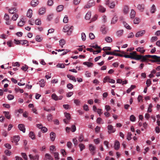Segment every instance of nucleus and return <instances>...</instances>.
I'll list each match as a JSON object with an SVG mask.
<instances>
[{"mask_svg":"<svg viewBox=\"0 0 160 160\" xmlns=\"http://www.w3.org/2000/svg\"><path fill=\"white\" fill-rule=\"evenodd\" d=\"M144 57L146 59L145 61L148 59V58H152L154 59L150 60L152 62H158V64H160V57H158L156 55H147L144 56Z\"/></svg>","mask_w":160,"mask_h":160,"instance_id":"f257e3e1","label":"nucleus"},{"mask_svg":"<svg viewBox=\"0 0 160 160\" xmlns=\"http://www.w3.org/2000/svg\"><path fill=\"white\" fill-rule=\"evenodd\" d=\"M72 26H70L68 24L65 25L63 27V31L64 32H68V35H70L73 30Z\"/></svg>","mask_w":160,"mask_h":160,"instance_id":"f03ea898","label":"nucleus"},{"mask_svg":"<svg viewBox=\"0 0 160 160\" xmlns=\"http://www.w3.org/2000/svg\"><path fill=\"white\" fill-rule=\"evenodd\" d=\"M95 5V2L94 0H89L87 4L84 6V8H88L94 6Z\"/></svg>","mask_w":160,"mask_h":160,"instance_id":"7ed1b4c3","label":"nucleus"},{"mask_svg":"<svg viewBox=\"0 0 160 160\" xmlns=\"http://www.w3.org/2000/svg\"><path fill=\"white\" fill-rule=\"evenodd\" d=\"M110 0H105V4L107 5H108L110 8H114L115 5V3L114 2H112L110 4Z\"/></svg>","mask_w":160,"mask_h":160,"instance_id":"20e7f679","label":"nucleus"},{"mask_svg":"<svg viewBox=\"0 0 160 160\" xmlns=\"http://www.w3.org/2000/svg\"><path fill=\"white\" fill-rule=\"evenodd\" d=\"M134 59L136 60H141V61L142 62H144L145 61L146 59L144 56L141 55H137V54L136 55L135 58Z\"/></svg>","mask_w":160,"mask_h":160,"instance_id":"39448f33","label":"nucleus"},{"mask_svg":"<svg viewBox=\"0 0 160 160\" xmlns=\"http://www.w3.org/2000/svg\"><path fill=\"white\" fill-rule=\"evenodd\" d=\"M106 82H108L110 83H114L115 82V81L114 80L111 79L109 77L107 76L104 78L103 82L104 83Z\"/></svg>","mask_w":160,"mask_h":160,"instance_id":"423d86ee","label":"nucleus"},{"mask_svg":"<svg viewBox=\"0 0 160 160\" xmlns=\"http://www.w3.org/2000/svg\"><path fill=\"white\" fill-rule=\"evenodd\" d=\"M108 128L109 130L108 132L109 133L114 132L116 131L115 129L111 125H109L108 126Z\"/></svg>","mask_w":160,"mask_h":160,"instance_id":"0eeeda50","label":"nucleus"},{"mask_svg":"<svg viewBox=\"0 0 160 160\" xmlns=\"http://www.w3.org/2000/svg\"><path fill=\"white\" fill-rule=\"evenodd\" d=\"M18 128L19 129L22 131L24 133L25 132V126L23 124H19L18 125Z\"/></svg>","mask_w":160,"mask_h":160,"instance_id":"6e6552de","label":"nucleus"},{"mask_svg":"<svg viewBox=\"0 0 160 160\" xmlns=\"http://www.w3.org/2000/svg\"><path fill=\"white\" fill-rule=\"evenodd\" d=\"M120 148V143L118 141L116 140L115 141L114 144V148L116 150L119 149Z\"/></svg>","mask_w":160,"mask_h":160,"instance_id":"1a4fd4ad","label":"nucleus"},{"mask_svg":"<svg viewBox=\"0 0 160 160\" xmlns=\"http://www.w3.org/2000/svg\"><path fill=\"white\" fill-rule=\"evenodd\" d=\"M137 8L141 12H143L144 8V5L143 4H139L137 6Z\"/></svg>","mask_w":160,"mask_h":160,"instance_id":"9d476101","label":"nucleus"},{"mask_svg":"<svg viewBox=\"0 0 160 160\" xmlns=\"http://www.w3.org/2000/svg\"><path fill=\"white\" fill-rule=\"evenodd\" d=\"M30 158L31 160H38L39 156L38 155H36L33 156L31 154H30L29 155Z\"/></svg>","mask_w":160,"mask_h":160,"instance_id":"9b49d317","label":"nucleus"},{"mask_svg":"<svg viewBox=\"0 0 160 160\" xmlns=\"http://www.w3.org/2000/svg\"><path fill=\"white\" fill-rule=\"evenodd\" d=\"M145 30H142L138 32L136 34L135 36L137 37H139L142 36L145 33Z\"/></svg>","mask_w":160,"mask_h":160,"instance_id":"f8f14e48","label":"nucleus"},{"mask_svg":"<svg viewBox=\"0 0 160 160\" xmlns=\"http://www.w3.org/2000/svg\"><path fill=\"white\" fill-rule=\"evenodd\" d=\"M39 2L38 0H32L31 2V5L33 7L37 6L39 3Z\"/></svg>","mask_w":160,"mask_h":160,"instance_id":"ddd939ff","label":"nucleus"},{"mask_svg":"<svg viewBox=\"0 0 160 160\" xmlns=\"http://www.w3.org/2000/svg\"><path fill=\"white\" fill-rule=\"evenodd\" d=\"M108 30V28L105 27L104 25H103L101 28V31L104 34L107 33V32Z\"/></svg>","mask_w":160,"mask_h":160,"instance_id":"4468645a","label":"nucleus"},{"mask_svg":"<svg viewBox=\"0 0 160 160\" xmlns=\"http://www.w3.org/2000/svg\"><path fill=\"white\" fill-rule=\"evenodd\" d=\"M56 134L55 133L53 132H51L50 133V138L51 140L52 141H53L56 138Z\"/></svg>","mask_w":160,"mask_h":160,"instance_id":"2eb2a0df","label":"nucleus"},{"mask_svg":"<svg viewBox=\"0 0 160 160\" xmlns=\"http://www.w3.org/2000/svg\"><path fill=\"white\" fill-rule=\"evenodd\" d=\"M129 8L128 6L127 5H125L123 9V12L125 14H127L129 11Z\"/></svg>","mask_w":160,"mask_h":160,"instance_id":"dca6fc26","label":"nucleus"},{"mask_svg":"<svg viewBox=\"0 0 160 160\" xmlns=\"http://www.w3.org/2000/svg\"><path fill=\"white\" fill-rule=\"evenodd\" d=\"M14 142L16 143V144H18V142L20 140V137L19 136H14L13 138Z\"/></svg>","mask_w":160,"mask_h":160,"instance_id":"f3484780","label":"nucleus"},{"mask_svg":"<svg viewBox=\"0 0 160 160\" xmlns=\"http://www.w3.org/2000/svg\"><path fill=\"white\" fill-rule=\"evenodd\" d=\"M123 30H118L116 32V35L118 37H120L123 34Z\"/></svg>","mask_w":160,"mask_h":160,"instance_id":"a211bd4d","label":"nucleus"},{"mask_svg":"<svg viewBox=\"0 0 160 160\" xmlns=\"http://www.w3.org/2000/svg\"><path fill=\"white\" fill-rule=\"evenodd\" d=\"M136 54L137 53L135 51L133 52H132L130 53L129 55V56L130 57V58L132 59H134Z\"/></svg>","mask_w":160,"mask_h":160,"instance_id":"6ab92c4d","label":"nucleus"},{"mask_svg":"<svg viewBox=\"0 0 160 160\" xmlns=\"http://www.w3.org/2000/svg\"><path fill=\"white\" fill-rule=\"evenodd\" d=\"M98 10L102 12H104L106 11V8L101 5L99 6Z\"/></svg>","mask_w":160,"mask_h":160,"instance_id":"aec40b11","label":"nucleus"},{"mask_svg":"<svg viewBox=\"0 0 160 160\" xmlns=\"http://www.w3.org/2000/svg\"><path fill=\"white\" fill-rule=\"evenodd\" d=\"M67 77L68 78H69L70 79L73 81L74 82H76V80L75 78L73 76L69 74H68L67 75Z\"/></svg>","mask_w":160,"mask_h":160,"instance_id":"412c9836","label":"nucleus"},{"mask_svg":"<svg viewBox=\"0 0 160 160\" xmlns=\"http://www.w3.org/2000/svg\"><path fill=\"white\" fill-rule=\"evenodd\" d=\"M46 12V9L44 8H40L39 10V14L40 15L43 14Z\"/></svg>","mask_w":160,"mask_h":160,"instance_id":"4be33fe9","label":"nucleus"},{"mask_svg":"<svg viewBox=\"0 0 160 160\" xmlns=\"http://www.w3.org/2000/svg\"><path fill=\"white\" fill-rule=\"evenodd\" d=\"M32 15V10L31 9H29L27 13V16L29 18H31Z\"/></svg>","mask_w":160,"mask_h":160,"instance_id":"5701e85b","label":"nucleus"},{"mask_svg":"<svg viewBox=\"0 0 160 160\" xmlns=\"http://www.w3.org/2000/svg\"><path fill=\"white\" fill-rule=\"evenodd\" d=\"M143 47H139L136 49V50L140 52L141 53H143L145 52V50H143Z\"/></svg>","mask_w":160,"mask_h":160,"instance_id":"b1692460","label":"nucleus"},{"mask_svg":"<svg viewBox=\"0 0 160 160\" xmlns=\"http://www.w3.org/2000/svg\"><path fill=\"white\" fill-rule=\"evenodd\" d=\"M136 14V12L135 11L133 10L132 9L131 10V11L130 13V17L131 18H133L135 17Z\"/></svg>","mask_w":160,"mask_h":160,"instance_id":"393cba45","label":"nucleus"},{"mask_svg":"<svg viewBox=\"0 0 160 160\" xmlns=\"http://www.w3.org/2000/svg\"><path fill=\"white\" fill-rule=\"evenodd\" d=\"M91 13L90 12H88L86 14L85 18L87 20L89 19L91 16Z\"/></svg>","mask_w":160,"mask_h":160,"instance_id":"a878e982","label":"nucleus"},{"mask_svg":"<svg viewBox=\"0 0 160 160\" xmlns=\"http://www.w3.org/2000/svg\"><path fill=\"white\" fill-rule=\"evenodd\" d=\"M3 113L5 115V117L7 118L8 119L10 118V115H9V112H8L4 111Z\"/></svg>","mask_w":160,"mask_h":160,"instance_id":"bb28decb","label":"nucleus"},{"mask_svg":"<svg viewBox=\"0 0 160 160\" xmlns=\"http://www.w3.org/2000/svg\"><path fill=\"white\" fill-rule=\"evenodd\" d=\"M123 23L124 26L126 28L129 30H130L131 29V27L126 22L123 21Z\"/></svg>","mask_w":160,"mask_h":160,"instance_id":"cd10ccee","label":"nucleus"},{"mask_svg":"<svg viewBox=\"0 0 160 160\" xmlns=\"http://www.w3.org/2000/svg\"><path fill=\"white\" fill-rule=\"evenodd\" d=\"M83 64L89 67H92L93 65V64L90 62H83Z\"/></svg>","mask_w":160,"mask_h":160,"instance_id":"c85d7f7f","label":"nucleus"},{"mask_svg":"<svg viewBox=\"0 0 160 160\" xmlns=\"http://www.w3.org/2000/svg\"><path fill=\"white\" fill-rule=\"evenodd\" d=\"M16 10L15 8H12L9 9V12L10 13L13 14L16 12Z\"/></svg>","mask_w":160,"mask_h":160,"instance_id":"c756f323","label":"nucleus"},{"mask_svg":"<svg viewBox=\"0 0 160 160\" xmlns=\"http://www.w3.org/2000/svg\"><path fill=\"white\" fill-rule=\"evenodd\" d=\"M63 9V6L60 5L57 7V10L58 12L61 11Z\"/></svg>","mask_w":160,"mask_h":160,"instance_id":"7c9ffc66","label":"nucleus"},{"mask_svg":"<svg viewBox=\"0 0 160 160\" xmlns=\"http://www.w3.org/2000/svg\"><path fill=\"white\" fill-rule=\"evenodd\" d=\"M45 81L43 79H42L40 81L39 84L41 87H43L45 85Z\"/></svg>","mask_w":160,"mask_h":160,"instance_id":"2f4dec72","label":"nucleus"},{"mask_svg":"<svg viewBox=\"0 0 160 160\" xmlns=\"http://www.w3.org/2000/svg\"><path fill=\"white\" fill-rule=\"evenodd\" d=\"M60 45L61 46L62 48H63V46L65 43V41L64 39H61L59 41Z\"/></svg>","mask_w":160,"mask_h":160,"instance_id":"473e14b6","label":"nucleus"},{"mask_svg":"<svg viewBox=\"0 0 160 160\" xmlns=\"http://www.w3.org/2000/svg\"><path fill=\"white\" fill-rule=\"evenodd\" d=\"M96 147L92 144H90L89 146V150L90 151L95 150Z\"/></svg>","mask_w":160,"mask_h":160,"instance_id":"72a5a7b5","label":"nucleus"},{"mask_svg":"<svg viewBox=\"0 0 160 160\" xmlns=\"http://www.w3.org/2000/svg\"><path fill=\"white\" fill-rule=\"evenodd\" d=\"M29 137L32 139H34L35 138V135L33 132H30L29 133Z\"/></svg>","mask_w":160,"mask_h":160,"instance_id":"f704fd0d","label":"nucleus"},{"mask_svg":"<svg viewBox=\"0 0 160 160\" xmlns=\"http://www.w3.org/2000/svg\"><path fill=\"white\" fill-rule=\"evenodd\" d=\"M22 20H23V19L22 18L21 20L18 23V26H19L20 27H22V26L25 24V22H24L23 21H22Z\"/></svg>","mask_w":160,"mask_h":160,"instance_id":"c9c22d12","label":"nucleus"},{"mask_svg":"<svg viewBox=\"0 0 160 160\" xmlns=\"http://www.w3.org/2000/svg\"><path fill=\"white\" fill-rule=\"evenodd\" d=\"M47 118L48 121L51 122L52 121V116L51 114H49L48 115Z\"/></svg>","mask_w":160,"mask_h":160,"instance_id":"e433bc0d","label":"nucleus"},{"mask_svg":"<svg viewBox=\"0 0 160 160\" xmlns=\"http://www.w3.org/2000/svg\"><path fill=\"white\" fill-rule=\"evenodd\" d=\"M74 102L75 104L77 106H79L81 103L80 101L77 99H74Z\"/></svg>","mask_w":160,"mask_h":160,"instance_id":"4c0bfd02","label":"nucleus"},{"mask_svg":"<svg viewBox=\"0 0 160 160\" xmlns=\"http://www.w3.org/2000/svg\"><path fill=\"white\" fill-rule=\"evenodd\" d=\"M64 115L67 120H70L71 117L69 113L65 112L64 113Z\"/></svg>","mask_w":160,"mask_h":160,"instance_id":"58836bf2","label":"nucleus"},{"mask_svg":"<svg viewBox=\"0 0 160 160\" xmlns=\"http://www.w3.org/2000/svg\"><path fill=\"white\" fill-rule=\"evenodd\" d=\"M118 19V18L117 17H114L112 19L111 22V23L112 24L115 23L117 22Z\"/></svg>","mask_w":160,"mask_h":160,"instance_id":"ea45409f","label":"nucleus"},{"mask_svg":"<svg viewBox=\"0 0 160 160\" xmlns=\"http://www.w3.org/2000/svg\"><path fill=\"white\" fill-rule=\"evenodd\" d=\"M52 98V99L55 101L58 100V97L55 94H53L51 96Z\"/></svg>","mask_w":160,"mask_h":160,"instance_id":"a19ab883","label":"nucleus"},{"mask_svg":"<svg viewBox=\"0 0 160 160\" xmlns=\"http://www.w3.org/2000/svg\"><path fill=\"white\" fill-rule=\"evenodd\" d=\"M156 10V8L155 7V6L154 4H153L152 5L151 7V12L152 13H153L155 12Z\"/></svg>","mask_w":160,"mask_h":160,"instance_id":"79ce46f5","label":"nucleus"},{"mask_svg":"<svg viewBox=\"0 0 160 160\" xmlns=\"http://www.w3.org/2000/svg\"><path fill=\"white\" fill-rule=\"evenodd\" d=\"M79 146L80 148V150L81 151H82L83 150L85 149V147L84 145L82 143H80L79 145Z\"/></svg>","mask_w":160,"mask_h":160,"instance_id":"37998d69","label":"nucleus"},{"mask_svg":"<svg viewBox=\"0 0 160 160\" xmlns=\"http://www.w3.org/2000/svg\"><path fill=\"white\" fill-rule=\"evenodd\" d=\"M15 90L16 91V92H19L21 93H23V90L22 89H20L19 88H15Z\"/></svg>","mask_w":160,"mask_h":160,"instance_id":"c03bdc74","label":"nucleus"},{"mask_svg":"<svg viewBox=\"0 0 160 160\" xmlns=\"http://www.w3.org/2000/svg\"><path fill=\"white\" fill-rule=\"evenodd\" d=\"M105 40L106 41L108 42H111L112 41V38L110 37H107L105 38Z\"/></svg>","mask_w":160,"mask_h":160,"instance_id":"a18cd8bd","label":"nucleus"},{"mask_svg":"<svg viewBox=\"0 0 160 160\" xmlns=\"http://www.w3.org/2000/svg\"><path fill=\"white\" fill-rule=\"evenodd\" d=\"M45 157L48 159L51 160H53V159L52 158V156L49 154L46 153L45 154Z\"/></svg>","mask_w":160,"mask_h":160,"instance_id":"49530a36","label":"nucleus"},{"mask_svg":"<svg viewBox=\"0 0 160 160\" xmlns=\"http://www.w3.org/2000/svg\"><path fill=\"white\" fill-rule=\"evenodd\" d=\"M54 156L55 160H58L59 159V153L58 152H54Z\"/></svg>","mask_w":160,"mask_h":160,"instance_id":"de8ad7c7","label":"nucleus"},{"mask_svg":"<svg viewBox=\"0 0 160 160\" xmlns=\"http://www.w3.org/2000/svg\"><path fill=\"white\" fill-rule=\"evenodd\" d=\"M68 18L67 16L65 15L63 19V22L64 23H66L68 22Z\"/></svg>","mask_w":160,"mask_h":160,"instance_id":"09e8293b","label":"nucleus"},{"mask_svg":"<svg viewBox=\"0 0 160 160\" xmlns=\"http://www.w3.org/2000/svg\"><path fill=\"white\" fill-rule=\"evenodd\" d=\"M81 37L82 41H85L86 39V36L85 33L84 32H82L81 34Z\"/></svg>","mask_w":160,"mask_h":160,"instance_id":"8fccbe9b","label":"nucleus"},{"mask_svg":"<svg viewBox=\"0 0 160 160\" xmlns=\"http://www.w3.org/2000/svg\"><path fill=\"white\" fill-rule=\"evenodd\" d=\"M56 67L58 68H65V65L62 63H59L56 65Z\"/></svg>","mask_w":160,"mask_h":160,"instance_id":"3c124183","label":"nucleus"},{"mask_svg":"<svg viewBox=\"0 0 160 160\" xmlns=\"http://www.w3.org/2000/svg\"><path fill=\"white\" fill-rule=\"evenodd\" d=\"M28 42L26 40H20V44L25 45V44L28 43Z\"/></svg>","mask_w":160,"mask_h":160,"instance_id":"603ef678","label":"nucleus"},{"mask_svg":"<svg viewBox=\"0 0 160 160\" xmlns=\"http://www.w3.org/2000/svg\"><path fill=\"white\" fill-rule=\"evenodd\" d=\"M35 23L36 25H39L41 24V22L40 19H38L36 20Z\"/></svg>","mask_w":160,"mask_h":160,"instance_id":"864d4df0","label":"nucleus"},{"mask_svg":"<svg viewBox=\"0 0 160 160\" xmlns=\"http://www.w3.org/2000/svg\"><path fill=\"white\" fill-rule=\"evenodd\" d=\"M134 23L135 24H138L140 22V19L139 18H135L133 21Z\"/></svg>","mask_w":160,"mask_h":160,"instance_id":"5fc2aeb1","label":"nucleus"},{"mask_svg":"<svg viewBox=\"0 0 160 160\" xmlns=\"http://www.w3.org/2000/svg\"><path fill=\"white\" fill-rule=\"evenodd\" d=\"M18 17V16L17 14H15L12 17V19L14 21H15L17 19Z\"/></svg>","mask_w":160,"mask_h":160,"instance_id":"6e6d98bb","label":"nucleus"},{"mask_svg":"<svg viewBox=\"0 0 160 160\" xmlns=\"http://www.w3.org/2000/svg\"><path fill=\"white\" fill-rule=\"evenodd\" d=\"M55 149V151L56 150L55 149V147L54 146L52 145L50 147V150L51 152H52Z\"/></svg>","mask_w":160,"mask_h":160,"instance_id":"4d7b16f0","label":"nucleus"},{"mask_svg":"<svg viewBox=\"0 0 160 160\" xmlns=\"http://www.w3.org/2000/svg\"><path fill=\"white\" fill-rule=\"evenodd\" d=\"M8 99L9 100H12L14 98V96L13 95L9 94L7 96Z\"/></svg>","mask_w":160,"mask_h":160,"instance_id":"13d9d810","label":"nucleus"},{"mask_svg":"<svg viewBox=\"0 0 160 160\" xmlns=\"http://www.w3.org/2000/svg\"><path fill=\"white\" fill-rule=\"evenodd\" d=\"M148 87H149L151 84V81L150 79L147 80L146 82Z\"/></svg>","mask_w":160,"mask_h":160,"instance_id":"bf43d9fd","label":"nucleus"},{"mask_svg":"<svg viewBox=\"0 0 160 160\" xmlns=\"http://www.w3.org/2000/svg\"><path fill=\"white\" fill-rule=\"evenodd\" d=\"M98 18V16L97 15H95L94 17L91 19V22L89 23H91V22H94Z\"/></svg>","mask_w":160,"mask_h":160,"instance_id":"052dcab7","label":"nucleus"},{"mask_svg":"<svg viewBox=\"0 0 160 160\" xmlns=\"http://www.w3.org/2000/svg\"><path fill=\"white\" fill-rule=\"evenodd\" d=\"M11 152L8 150H6L4 151V153L7 156H10Z\"/></svg>","mask_w":160,"mask_h":160,"instance_id":"680f3d73","label":"nucleus"},{"mask_svg":"<svg viewBox=\"0 0 160 160\" xmlns=\"http://www.w3.org/2000/svg\"><path fill=\"white\" fill-rule=\"evenodd\" d=\"M132 133L131 132H128V134L127 136V139L128 140H130L131 139V136H132Z\"/></svg>","mask_w":160,"mask_h":160,"instance_id":"e2e57ef3","label":"nucleus"},{"mask_svg":"<svg viewBox=\"0 0 160 160\" xmlns=\"http://www.w3.org/2000/svg\"><path fill=\"white\" fill-rule=\"evenodd\" d=\"M21 155L22 157H23V158L25 160H28V158L27 156L25 153H22Z\"/></svg>","mask_w":160,"mask_h":160,"instance_id":"0e129e2a","label":"nucleus"},{"mask_svg":"<svg viewBox=\"0 0 160 160\" xmlns=\"http://www.w3.org/2000/svg\"><path fill=\"white\" fill-rule=\"evenodd\" d=\"M84 137L82 134H81L78 139V140L80 142H82L83 140Z\"/></svg>","mask_w":160,"mask_h":160,"instance_id":"69168bd1","label":"nucleus"},{"mask_svg":"<svg viewBox=\"0 0 160 160\" xmlns=\"http://www.w3.org/2000/svg\"><path fill=\"white\" fill-rule=\"evenodd\" d=\"M71 130L72 132H75L76 130V127L74 125H72L71 128Z\"/></svg>","mask_w":160,"mask_h":160,"instance_id":"338daca9","label":"nucleus"},{"mask_svg":"<svg viewBox=\"0 0 160 160\" xmlns=\"http://www.w3.org/2000/svg\"><path fill=\"white\" fill-rule=\"evenodd\" d=\"M28 68V67L26 65H25L24 66H22L21 68V69L24 71H26Z\"/></svg>","mask_w":160,"mask_h":160,"instance_id":"774afa93","label":"nucleus"}]
</instances>
